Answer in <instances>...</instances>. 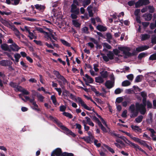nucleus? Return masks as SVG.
Wrapping results in <instances>:
<instances>
[{"mask_svg":"<svg viewBox=\"0 0 156 156\" xmlns=\"http://www.w3.org/2000/svg\"><path fill=\"white\" fill-rule=\"evenodd\" d=\"M146 102L143 104L137 103L136 104V109H135V106L133 105H131L129 107V110L130 112L131 117H134L137 116L138 113V111H139L141 114H144L146 112L145 106Z\"/></svg>","mask_w":156,"mask_h":156,"instance_id":"obj_1","label":"nucleus"},{"mask_svg":"<svg viewBox=\"0 0 156 156\" xmlns=\"http://www.w3.org/2000/svg\"><path fill=\"white\" fill-rule=\"evenodd\" d=\"M118 49L113 50L114 54L118 55L119 57L120 56H123L124 58L134 55L133 53H131L129 51L130 50L129 48L124 47H119Z\"/></svg>","mask_w":156,"mask_h":156,"instance_id":"obj_2","label":"nucleus"},{"mask_svg":"<svg viewBox=\"0 0 156 156\" xmlns=\"http://www.w3.org/2000/svg\"><path fill=\"white\" fill-rule=\"evenodd\" d=\"M70 98L72 100H74L76 102L78 103L79 105H80L81 106L83 107L85 109L88 111H93L94 112V109H92V107L88 106L79 97L76 98V96L70 93L69 96Z\"/></svg>","mask_w":156,"mask_h":156,"instance_id":"obj_3","label":"nucleus"},{"mask_svg":"<svg viewBox=\"0 0 156 156\" xmlns=\"http://www.w3.org/2000/svg\"><path fill=\"white\" fill-rule=\"evenodd\" d=\"M55 121L61 127V129L64 131V133L66 135L72 136L73 137H75L76 135L73 133L67 127L62 125V123L59 122L58 120H55Z\"/></svg>","mask_w":156,"mask_h":156,"instance_id":"obj_4","label":"nucleus"},{"mask_svg":"<svg viewBox=\"0 0 156 156\" xmlns=\"http://www.w3.org/2000/svg\"><path fill=\"white\" fill-rule=\"evenodd\" d=\"M6 25L8 27L13 30L15 34L19 39L20 38V34L18 30L12 25L11 23L7 22Z\"/></svg>","mask_w":156,"mask_h":156,"instance_id":"obj_5","label":"nucleus"},{"mask_svg":"<svg viewBox=\"0 0 156 156\" xmlns=\"http://www.w3.org/2000/svg\"><path fill=\"white\" fill-rule=\"evenodd\" d=\"M76 5H78V2L76 0H74L73 2V3L71 6L70 12L72 13H74L77 14H79V9L77 8Z\"/></svg>","mask_w":156,"mask_h":156,"instance_id":"obj_6","label":"nucleus"},{"mask_svg":"<svg viewBox=\"0 0 156 156\" xmlns=\"http://www.w3.org/2000/svg\"><path fill=\"white\" fill-rule=\"evenodd\" d=\"M36 30L39 32L44 34V37L48 39H49L50 40L53 42V41L51 39V38L50 36L49 35L48 32H45L43 30V29L40 27H37L36 28Z\"/></svg>","mask_w":156,"mask_h":156,"instance_id":"obj_7","label":"nucleus"},{"mask_svg":"<svg viewBox=\"0 0 156 156\" xmlns=\"http://www.w3.org/2000/svg\"><path fill=\"white\" fill-rule=\"evenodd\" d=\"M58 79V81L60 87L62 88H64V85L68 83L67 80L62 76L60 77Z\"/></svg>","mask_w":156,"mask_h":156,"instance_id":"obj_8","label":"nucleus"},{"mask_svg":"<svg viewBox=\"0 0 156 156\" xmlns=\"http://www.w3.org/2000/svg\"><path fill=\"white\" fill-rule=\"evenodd\" d=\"M48 31H49V33L48 32V33L49 35L51 37V39H53L55 40H56L57 38L55 37L56 35L55 32H54L50 28Z\"/></svg>","mask_w":156,"mask_h":156,"instance_id":"obj_9","label":"nucleus"},{"mask_svg":"<svg viewBox=\"0 0 156 156\" xmlns=\"http://www.w3.org/2000/svg\"><path fill=\"white\" fill-rule=\"evenodd\" d=\"M82 138L86 142L89 143H93L94 140V137L93 136L83 137Z\"/></svg>","mask_w":156,"mask_h":156,"instance_id":"obj_10","label":"nucleus"},{"mask_svg":"<svg viewBox=\"0 0 156 156\" xmlns=\"http://www.w3.org/2000/svg\"><path fill=\"white\" fill-rule=\"evenodd\" d=\"M10 47L12 50L14 51H18L20 48L15 43H13L12 44L10 45Z\"/></svg>","mask_w":156,"mask_h":156,"instance_id":"obj_11","label":"nucleus"},{"mask_svg":"<svg viewBox=\"0 0 156 156\" xmlns=\"http://www.w3.org/2000/svg\"><path fill=\"white\" fill-rule=\"evenodd\" d=\"M86 78H83L84 81L85 82H87V83H92L93 81V79L89 76L88 75L86 74L85 75Z\"/></svg>","mask_w":156,"mask_h":156,"instance_id":"obj_12","label":"nucleus"},{"mask_svg":"<svg viewBox=\"0 0 156 156\" xmlns=\"http://www.w3.org/2000/svg\"><path fill=\"white\" fill-rule=\"evenodd\" d=\"M149 47L146 45L139 47L136 48V51L138 52H140L147 49Z\"/></svg>","mask_w":156,"mask_h":156,"instance_id":"obj_13","label":"nucleus"},{"mask_svg":"<svg viewBox=\"0 0 156 156\" xmlns=\"http://www.w3.org/2000/svg\"><path fill=\"white\" fill-rule=\"evenodd\" d=\"M30 103H31L33 105L32 108L35 110L38 111L39 110V109L38 108V105L36 104V102L35 101V99L33 100H30Z\"/></svg>","mask_w":156,"mask_h":156,"instance_id":"obj_14","label":"nucleus"},{"mask_svg":"<svg viewBox=\"0 0 156 156\" xmlns=\"http://www.w3.org/2000/svg\"><path fill=\"white\" fill-rule=\"evenodd\" d=\"M106 87L109 89L112 88L114 86V82L110 80L107 81L105 84Z\"/></svg>","mask_w":156,"mask_h":156,"instance_id":"obj_15","label":"nucleus"},{"mask_svg":"<svg viewBox=\"0 0 156 156\" xmlns=\"http://www.w3.org/2000/svg\"><path fill=\"white\" fill-rule=\"evenodd\" d=\"M17 90L18 91L22 92L23 94L25 95H28L29 94L30 92L27 90L23 88L22 87H19L17 88Z\"/></svg>","mask_w":156,"mask_h":156,"instance_id":"obj_16","label":"nucleus"},{"mask_svg":"<svg viewBox=\"0 0 156 156\" xmlns=\"http://www.w3.org/2000/svg\"><path fill=\"white\" fill-rule=\"evenodd\" d=\"M52 153L55 154L57 156H59L62 153L61 150L60 148H57Z\"/></svg>","mask_w":156,"mask_h":156,"instance_id":"obj_17","label":"nucleus"},{"mask_svg":"<svg viewBox=\"0 0 156 156\" xmlns=\"http://www.w3.org/2000/svg\"><path fill=\"white\" fill-rule=\"evenodd\" d=\"M148 118L147 119V122L151 124L153 122V114L150 112L148 115Z\"/></svg>","mask_w":156,"mask_h":156,"instance_id":"obj_18","label":"nucleus"},{"mask_svg":"<svg viewBox=\"0 0 156 156\" xmlns=\"http://www.w3.org/2000/svg\"><path fill=\"white\" fill-rule=\"evenodd\" d=\"M132 144V147H133V148L136 149H138L139 150L141 151L142 152L144 153L145 154H147L146 153L143 149H142V148L141 147H140L138 145L134 143H133V144Z\"/></svg>","mask_w":156,"mask_h":156,"instance_id":"obj_19","label":"nucleus"},{"mask_svg":"<svg viewBox=\"0 0 156 156\" xmlns=\"http://www.w3.org/2000/svg\"><path fill=\"white\" fill-rule=\"evenodd\" d=\"M120 138L122 139L127 144L130 145L131 147L132 145V144H133L131 141L127 140L126 137L124 136H120Z\"/></svg>","mask_w":156,"mask_h":156,"instance_id":"obj_20","label":"nucleus"},{"mask_svg":"<svg viewBox=\"0 0 156 156\" xmlns=\"http://www.w3.org/2000/svg\"><path fill=\"white\" fill-rule=\"evenodd\" d=\"M95 80L96 82L99 83H102L104 81V79L101 76L96 77Z\"/></svg>","mask_w":156,"mask_h":156,"instance_id":"obj_21","label":"nucleus"},{"mask_svg":"<svg viewBox=\"0 0 156 156\" xmlns=\"http://www.w3.org/2000/svg\"><path fill=\"white\" fill-rule=\"evenodd\" d=\"M141 95L143 98V103H145L146 102L147 94L145 92H142L140 93Z\"/></svg>","mask_w":156,"mask_h":156,"instance_id":"obj_22","label":"nucleus"},{"mask_svg":"<svg viewBox=\"0 0 156 156\" xmlns=\"http://www.w3.org/2000/svg\"><path fill=\"white\" fill-rule=\"evenodd\" d=\"M101 76L103 78H106L108 75V74L107 71H104L100 73Z\"/></svg>","mask_w":156,"mask_h":156,"instance_id":"obj_23","label":"nucleus"},{"mask_svg":"<svg viewBox=\"0 0 156 156\" xmlns=\"http://www.w3.org/2000/svg\"><path fill=\"white\" fill-rule=\"evenodd\" d=\"M0 76L2 77V79L3 80V82L4 83H6L7 82V78L5 74L0 72Z\"/></svg>","mask_w":156,"mask_h":156,"instance_id":"obj_24","label":"nucleus"},{"mask_svg":"<svg viewBox=\"0 0 156 156\" xmlns=\"http://www.w3.org/2000/svg\"><path fill=\"white\" fill-rule=\"evenodd\" d=\"M92 8L93 7L91 5H90L87 8V10L88 11L89 15L90 16H92L93 15V13L92 12Z\"/></svg>","mask_w":156,"mask_h":156,"instance_id":"obj_25","label":"nucleus"},{"mask_svg":"<svg viewBox=\"0 0 156 156\" xmlns=\"http://www.w3.org/2000/svg\"><path fill=\"white\" fill-rule=\"evenodd\" d=\"M35 7L36 9L41 11H43L45 8L44 6L39 4H36L35 5Z\"/></svg>","mask_w":156,"mask_h":156,"instance_id":"obj_26","label":"nucleus"},{"mask_svg":"<svg viewBox=\"0 0 156 156\" xmlns=\"http://www.w3.org/2000/svg\"><path fill=\"white\" fill-rule=\"evenodd\" d=\"M131 127L132 129H133L135 132H141V129L138 126H134L133 125H132L131 126Z\"/></svg>","mask_w":156,"mask_h":156,"instance_id":"obj_27","label":"nucleus"},{"mask_svg":"<svg viewBox=\"0 0 156 156\" xmlns=\"http://www.w3.org/2000/svg\"><path fill=\"white\" fill-rule=\"evenodd\" d=\"M37 98L38 100L41 102H43L44 99V97L41 94L39 93H37Z\"/></svg>","mask_w":156,"mask_h":156,"instance_id":"obj_28","label":"nucleus"},{"mask_svg":"<svg viewBox=\"0 0 156 156\" xmlns=\"http://www.w3.org/2000/svg\"><path fill=\"white\" fill-rule=\"evenodd\" d=\"M10 85L11 87L14 88L15 90L16 91H18V90H17V88H18L19 87H21V86H18L16 83L12 82H11L10 83Z\"/></svg>","mask_w":156,"mask_h":156,"instance_id":"obj_29","label":"nucleus"},{"mask_svg":"<svg viewBox=\"0 0 156 156\" xmlns=\"http://www.w3.org/2000/svg\"><path fill=\"white\" fill-rule=\"evenodd\" d=\"M97 29L101 31H105L106 30L105 27H104L101 25H99L97 26Z\"/></svg>","mask_w":156,"mask_h":156,"instance_id":"obj_30","label":"nucleus"},{"mask_svg":"<svg viewBox=\"0 0 156 156\" xmlns=\"http://www.w3.org/2000/svg\"><path fill=\"white\" fill-rule=\"evenodd\" d=\"M143 78V76L142 75H139L137 76L135 78V81L136 82H139L141 81Z\"/></svg>","mask_w":156,"mask_h":156,"instance_id":"obj_31","label":"nucleus"},{"mask_svg":"<svg viewBox=\"0 0 156 156\" xmlns=\"http://www.w3.org/2000/svg\"><path fill=\"white\" fill-rule=\"evenodd\" d=\"M135 6L136 8L139 7L143 5L142 0H139L135 4Z\"/></svg>","mask_w":156,"mask_h":156,"instance_id":"obj_32","label":"nucleus"},{"mask_svg":"<svg viewBox=\"0 0 156 156\" xmlns=\"http://www.w3.org/2000/svg\"><path fill=\"white\" fill-rule=\"evenodd\" d=\"M73 25L76 27H80V24L78 22L77 20H73L72 21Z\"/></svg>","mask_w":156,"mask_h":156,"instance_id":"obj_33","label":"nucleus"},{"mask_svg":"<svg viewBox=\"0 0 156 156\" xmlns=\"http://www.w3.org/2000/svg\"><path fill=\"white\" fill-rule=\"evenodd\" d=\"M131 83L128 80H126L124 81L122 83V85L123 87H126L129 85Z\"/></svg>","mask_w":156,"mask_h":156,"instance_id":"obj_34","label":"nucleus"},{"mask_svg":"<svg viewBox=\"0 0 156 156\" xmlns=\"http://www.w3.org/2000/svg\"><path fill=\"white\" fill-rule=\"evenodd\" d=\"M51 99L52 100L53 103L55 105H58V104L57 102V101L56 100V98L55 96L54 95H52L51 96Z\"/></svg>","mask_w":156,"mask_h":156,"instance_id":"obj_35","label":"nucleus"},{"mask_svg":"<svg viewBox=\"0 0 156 156\" xmlns=\"http://www.w3.org/2000/svg\"><path fill=\"white\" fill-rule=\"evenodd\" d=\"M143 117L142 115H140L136 118L135 119V121L137 123H140L143 119Z\"/></svg>","mask_w":156,"mask_h":156,"instance_id":"obj_36","label":"nucleus"},{"mask_svg":"<svg viewBox=\"0 0 156 156\" xmlns=\"http://www.w3.org/2000/svg\"><path fill=\"white\" fill-rule=\"evenodd\" d=\"M1 47L2 48L3 50L7 51L9 50V47L8 45L6 44H2Z\"/></svg>","mask_w":156,"mask_h":156,"instance_id":"obj_37","label":"nucleus"},{"mask_svg":"<svg viewBox=\"0 0 156 156\" xmlns=\"http://www.w3.org/2000/svg\"><path fill=\"white\" fill-rule=\"evenodd\" d=\"M28 33V37L30 38V39L32 40L33 39H36V37L30 31Z\"/></svg>","mask_w":156,"mask_h":156,"instance_id":"obj_38","label":"nucleus"},{"mask_svg":"<svg viewBox=\"0 0 156 156\" xmlns=\"http://www.w3.org/2000/svg\"><path fill=\"white\" fill-rule=\"evenodd\" d=\"M107 55L109 59H113L114 58V55L113 53L111 51H109L107 54Z\"/></svg>","mask_w":156,"mask_h":156,"instance_id":"obj_39","label":"nucleus"},{"mask_svg":"<svg viewBox=\"0 0 156 156\" xmlns=\"http://www.w3.org/2000/svg\"><path fill=\"white\" fill-rule=\"evenodd\" d=\"M20 57L21 56L19 54L17 53L15 54L14 57L15 58V61L16 62H19V59Z\"/></svg>","mask_w":156,"mask_h":156,"instance_id":"obj_40","label":"nucleus"},{"mask_svg":"<svg viewBox=\"0 0 156 156\" xmlns=\"http://www.w3.org/2000/svg\"><path fill=\"white\" fill-rule=\"evenodd\" d=\"M150 36L148 34H143L141 35V40H144L149 38Z\"/></svg>","mask_w":156,"mask_h":156,"instance_id":"obj_41","label":"nucleus"},{"mask_svg":"<svg viewBox=\"0 0 156 156\" xmlns=\"http://www.w3.org/2000/svg\"><path fill=\"white\" fill-rule=\"evenodd\" d=\"M147 55V53H145L142 52L140 54H139V55L138 56V58L139 59H140L142 58L145 57Z\"/></svg>","mask_w":156,"mask_h":156,"instance_id":"obj_42","label":"nucleus"},{"mask_svg":"<svg viewBox=\"0 0 156 156\" xmlns=\"http://www.w3.org/2000/svg\"><path fill=\"white\" fill-rule=\"evenodd\" d=\"M102 45L104 48H106L109 49H111V46L107 43H103L102 44Z\"/></svg>","mask_w":156,"mask_h":156,"instance_id":"obj_43","label":"nucleus"},{"mask_svg":"<svg viewBox=\"0 0 156 156\" xmlns=\"http://www.w3.org/2000/svg\"><path fill=\"white\" fill-rule=\"evenodd\" d=\"M63 115H64L69 118L71 119L73 118V115L71 114L66 112H64L63 113Z\"/></svg>","mask_w":156,"mask_h":156,"instance_id":"obj_44","label":"nucleus"},{"mask_svg":"<svg viewBox=\"0 0 156 156\" xmlns=\"http://www.w3.org/2000/svg\"><path fill=\"white\" fill-rule=\"evenodd\" d=\"M150 60H156V52L151 55L149 58Z\"/></svg>","mask_w":156,"mask_h":156,"instance_id":"obj_45","label":"nucleus"},{"mask_svg":"<svg viewBox=\"0 0 156 156\" xmlns=\"http://www.w3.org/2000/svg\"><path fill=\"white\" fill-rule=\"evenodd\" d=\"M73 154L72 153L64 152L62 154L61 156H73Z\"/></svg>","mask_w":156,"mask_h":156,"instance_id":"obj_46","label":"nucleus"},{"mask_svg":"<svg viewBox=\"0 0 156 156\" xmlns=\"http://www.w3.org/2000/svg\"><path fill=\"white\" fill-rule=\"evenodd\" d=\"M98 126L101 127V129L103 132L105 133H106L107 132V129L103 126L101 123H99V125Z\"/></svg>","mask_w":156,"mask_h":156,"instance_id":"obj_47","label":"nucleus"},{"mask_svg":"<svg viewBox=\"0 0 156 156\" xmlns=\"http://www.w3.org/2000/svg\"><path fill=\"white\" fill-rule=\"evenodd\" d=\"M54 74L56 76L57 78L58 79L62 76L60 75L58 72L56 71H54L53 72Z\"/></svg>","mask_w":156,"mask_h":156,"instance_id":"obj_48","label":"nucleus"},{"mask_svg":"<svg viewBox=\"0 0 156 156\" xmlns=\"http://www.w3.org/2000/svg\"><path fill=\"white\" fill-rule=\"evenodd\" d=\"M152 18V15L151 14H147L145 16V19L146 20L149 21Z\"/></svg>","mask_w":156,"mask_h":156,"instance_id":"obj_49","label":"nucleus"},{"mask_svg":"<svg viewBox=\"0 0 156 156\" xmlns=\"http://www.w3.org/2000/svg\"><path fill=\"white\" fill-rule=\"evenodd\" d=\"M61 42L63 44L67 46H70V44L69 43L67 42L66 41L62 40V39H61L60 40Z\"/></svg>","mask_w":156,"mask_h":156,"instance_id":"obj_50","label":"nucleus"},{"mask_svg":"<svg viewBox=\"0 0 156 156\" xmlns=\"http://www.w3.org/2000/svg\"><path fill=\"white\" fill-rule=\"evenodd\" d=\"M90 3V0H84L83 5L85 7Z\"/></svg>","mask_w":156,"mask_h":156,"instance_id":"obj_51","label":"nucleus"},{"mask_svg":"<svg viewBox=\"0 0 156 156\" xmlns=\"http://www.w3.org/2000/svg\"><path fill=\"white\" fill-rule=\"evenodd\" d=\"M105 146L107 149H108V150H109L110 152H111L112 153H115L114 151L113 150V149L111 147H109L107 145H105Z\"/></svg>","mask_w":156,"mask_h":156,"instance_id":"obj_52","label":"nucleus"},{"mask_svg":"<svg viewBox=\"0 0 156 156\" xmlns=\"http://www.w3.org/2000/svg\"><path fill=\"white\" fill-rule=\"evenodd\" d=\"M70 93L68 91L65 90L62 92V94L64 96H69Z\"/></svg>","mask_w":156,"mask_h":156,"instance_id":"obj_53","label":"nucleus"},{"mask_svg":"<svg viewBox=\"0 0 156 156\" xmlns=\"http://www.w3.org/2000/svg\"><path fill=\"white\" fill-rule=\"evenodd\" d=\"M123 100V98L122 97H118L116 99V102L119 103L122 102Z\"/></svg>","mask_w":156,"mask_h":156,"instance_id":"obj_54","label":"nucleus"},{"mask_svg":"<svg viewBox=\"0 0 156 156\" xmlns=\"http://www.w3.org/2000/svg\"><path fill=\"white\" fill-rule=\"evenodd\" d=\"M78 14H77L76 13H72L71 15V18L73 19H76L77 17V15Z\"/></svg>","mask_w":156,"mask_h":156,"instance_id":"obj_55","label":"nucleus"},{"mask_svg":"<svg viewBox=\"0 0 156 156\" xmlns=\"http://www.w3.org/2000/svg\"><path fill=\"white\" fill-rule=\"evenodd\" d=\"M127 77L129 80L132 81L133 78V75L132 74H130L128 75Z\"/></svg>","mask_w":156,"mask_h":156,"instance_id":"obj_56","label":"nucleus"},{"mask_svg":"<svg viewBox=\"0 0 156 156\" xmlns=\"http://www.w3.org/2000/svg\"><path fill=\"white\" fill-rule=\"evenodd\" d=\"M24 19L27 20L31 22H34L36 20V19L30 18L29 17H25L24 18Z\"/></svg>","mask_w":156,"mask_h":156,"instance_id":"obj_57","label":"nucleus"},{"mask_svg":"<svg viewBox=\"0 0 156 156\" xmlns=\"http://www.w3.org/2000/svg\"><path fill=\"white\" fill-rule=\"evenodd\" d=\"M122 91V90L120 88H117L116 89L115 91V93L116 94H118L120 93Z\"/></svg>","mask_w":156,"mask_h":156,"instance_id":"obj_58","label":"nucleus"},{"mask_svg":"<svg viewBox=\"0 0 156 156\" xmlns=\"http://www.w3.org/2000/svg\"><path fill=\"white\" fill-rule=\"evenodd\" d=\"M148 9H149V12H150L153 13L154 11V8L152 6H148Z\"/></svg>","mask_w":156,"mask_h":156,"instance_id":"obj_59","label":"nucleus"},{"mask_svg":"<svg viewBox=\"0 0 156 156\" xmlns=\"http://www.w3.org/2000/svg\"><path fill=\"white\" fill-rule=\"evenodd\" d=\"M151 42L153 44H156V36L152 37Z\"/></svg>","mask_w":156,"mask_h":156,"instance_id":"obj_60","label":"nucleus"},{"mask_svg":"<svg viewBox=\"0 0 156 156\" xmlns=\"http://www.w3.org/2000/svg\"><path fill=\"white\" fill-rule=\"evenodd\" d=\"M127 111L126 110H124L122 113L121 116L122 117L126 118L127 117Z\"/></svg>","mask_w":156,"mask_h":156,"instance_id":"obj_61","label":"nucleus"},{"mask_svg":"<svg viewBox=\"0 0 156 156\" xmlns=\"http://www.w3.org/2000/svg\"><path fill=\"white\" fill-rule=\"evenodd\" d=\"M34 41L37 45H42L43 44L42 42L40 41H37L34 40Z\"/></svg>","mask_w":156,"mask_h":156,"instance_id":"obj_62","label":"nucleus"},{"mask_svg":"<svg viewBox=\"0 0 156 156\" xmlns=\"http://www.w3.org/2000/svg\"><path fill=\"white\" fill-rule=\"evenodd\" d=\"M146 104L148 108H151L152 106V104L149 101H146Z\"/></svg>","mask_w":156,"mask_h":156,"instance_id":"obj_63","label":"nucleus"},{"mask_svg":"<svg viewBox=\"0 0 156 156\" xmlns=\"http://www.w3.org/2000/svg\"><path fill=\"white\" fill-rule=\"evenodd\" d=\"M66 108L65 106L61 105L60 107V111L61 112H64L66 110Z\"/></svg>","mask_w":156,"mask_h":156,"instance_id":"obj_64","label":"nucleus"}]
</instances>
